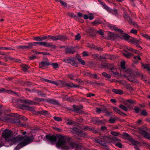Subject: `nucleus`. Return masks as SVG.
I'll return each mask as SVG.
<instances>
[{
    "label": "nucleus",
    "mask_w": 150,
    "mask_h": 150,
    "mask_svg": "<svg viewBox=\"0 0 150 150\" xmlns=\"http://www.w3.org/2000/svg\"><path fill=\"white\" fill-rule=\"evenodd\" d=\"M12 132L11 130L5 129L3 132L2 136L6 141L10 142L11 144H16L22 141L18 145L15 150L17 148H20L31 143L34 139L33 135L30 137L27 136L25 137L18 135L15 137H12Z\"/></svg>",
    "instance_id": "obj_1"
},
{
    "label": "nucleus",
    "mask_w": 150,
    "mask_h": 150,
    "mask_svg": "<svg viewBox=\"0 0 150 150\" xmlns=\"http://www.w3.org/2000/svg\"><path fill=\"white\" fill-rule=\"evenodd\" d=\"M59 138L57 142L56 146L58 148L61 147L64 150H68L69 149H73L78 147L79 145L73 142H67V140H70L71 138L69 137L59 135L57 137Z\"/></svg>",
    "instance_id": "obj_2"
},
{
    "label": "nucleus",
    "mask_w": 150,
    "mask_h": 150,
    "mask_svg": "<svg viewBox=\"0 0 150 150\" xmlns=\"http://www.w3.org/2000/svg\"><path fill=\"white\" fill-rule=\"evenodd\" d=\"M47 37V39H51L53 41H57L58 40H60L62 41H64L66 40H67V37L65 36L61 35H57L52 36L49 35L46 36Z\"/></svg>",
    "instance_id": "obj_3"
},
{
    "label": "nucleus",
    "mask_w": 150,
    "mask_h": 150,
    "mask_svg": "<svg viewBox=\"0 0 150 150\" xmlns=\"http://www.w3.org/2000/svg\"><path fill=\"white\" fill-rule=\"evenodd\" d=\"M126 72L127 74H129L134 76H138L142 80L145 81H146V80H145V76L141 74L139 72H138V71H133L129 69H128L126 71Z\"/></svg>",
    "instance_id": "obj_4"
},
{
    "label": "nucleus",
    "mask_w": 150,
    "mask_h": 150,
    "mask_svg": "<svg viewBox=\"0 0 150 150\" xmlns=\"http://www.w3.org/2000/svg\"><path fill=\"white\" fill-rule=\"evenodd\" d=\"M28 46H47L48 47H52L50 43L47 44V42H31L28 43Z\"/></svg>",
    "instance_id": "obj_5"
},
{
    "label": "nucleus",
    "mask_w": 150,
    "mask_h": 150,
    "mask_svg": "<svg viewBox=\"0 0 150 150\" xmlns=\"http://www.w3.org/2000/svg\"><path fill=\"white\" fill-rule=\"evenodd\" d=\"M123 17L125 19V20L127 21L130 25H133L135 26L137 25V23L132 20L127 13L125 12L124 13Z\"/></svg>",
    "instance_id": "obj_6"
},
{
    "label": "nucleus",
    "mask_w": 150,
    "mask_h": 150,
    "mask_svg": "<svg viewBox=\"0 0 150 150\" xmlns=\"http://www.w3.org/2000/svg\"><path fill=\"white\" fill-rule=\"evenodd\" d=\"M106 68L110 69L114 76H115L116 75L119 76V73L117 71L116 69L112 64L108 63L106 64Z\"/></svg>",
    "instance_id": "obj_7"
},
{
    "label": "nucleus",
    "mask_w": 150,
    "mask_h": 150,
    "mask_svg": "<svg viewBox=\"0 0 150 150\" xmlns=\"http://www.w3.org/2000/svg\"><path fill=\"white\" fill-rule=\"evenodd\" d=\"M129 42L134 44L137 47H141L140 44H142V42L141 39H137L133 37H131L129 39Z\"/></svg>",
    "instance_id": "obj_8"
},
{
    "label": "nucleus",
    "mask_w": 150,
    "mask_h": 150,
    "mask_svg": "<svg viewBox=\"0 0 150 150\" xmlns=\"http://www.w3.org/2000/svg\"><path fill=\"white\" fill-rule=\"evenodd\" d=\"M108 141H105L103 139H95V141L102 146H103L104 148L106 150H109V149L108 147V146L106 145V143L107 142H108Z\"/></svg>",
    "instance_id": "obj_9"
},
{
    "label": "nucleus",
    "mask_w": 150,
    "mask_h": 150,
    "mask_svg": "<svg viewBox=\"0 0 150 150\" xmlns=\"http://www.w3.org/2000/svg\"><path fill=\"white\" fill-rule=\"evenodd\" d=\"M75 60V58L74 57L69 58L68 59H64L63 60V61L66 63H69L72 65L76 67L78 66V64L76 63Z\"/></svg>",
    "instance_id": "obj_10"
},
{
    "label": "nucleus",
    "mask_w": 150,
    "mask_h": 150,
    "mask_svg": "<svg viewBox=\"0 0 150 150\" xmlns=\"http://www.w3.org/2000/svg\"><path fill=\"white\" fill-rule=\"evenodd\" d=\"M45 137L46 139L49 141L51 143L55 142L57 140L56 137L54 135H47Z\"/></svg>",
    "instance_id": "obj_11"
},
{
    "label": "nucleus",
    "mask_w": 150,
    "mask_h": 150,
    "mask_svg": "<svg viewBox=\"0 0 150 150\" xmlns=\"http://www.w3.org/2000/svg\"><path fill=\"white\" fill-rule=\"evenodd\" d=\"M108 39L112 40L119 37L118 35L114 34L110 32L108 33Z\"/></svg>",
    "instance_id": "obj_12"
},
{
    "label": "nucleus",
    "mask_w": 150,
    "mask_h": 150,
    "mask_svg": "<svg viewBox=\"0 0 150 150\" xmlns=\"http://www.w3.org/2000/svg\"><path fill=\"white\" fill-rule=\"evenodd\" d=\"M73 109L74 111L76 112L81 113L80 110L83 108V106L81 105H79L78 106L74 105L73 106Z\"/></svg>",
    "instance_id": "obj_13"
},
{
    "label": "nucleus",
    "mask_w": 150,
    "mask_h": 150,
    "mask_svg": "<svg viewBox=\"0 0 150 150\" xmlns=\"http://www.w3.org/2000/svg\"><path fill=\"white\" fill-rule=\"evenodd\" d=\"M123 35H120L119 36V37L120 38L124 39L125 40L129 42V39L132 37H130L129 35L126 33L123 34Z\"/></svg>",
    "instance_id": "obj_14"
},
{
    "label": "nucleus",
    "mask_w": 150,
    "mask_h": 150,
    "mask_svg": "<svg viewBox=\"0 0 150 150\" xmlns=\"http://www.w3.org/2000/svg\"><path fill=\"white\" fill-rule=\"evenodd\" d=\"M76 52L74 47H67L65 49L66 53L73 54Z\"/></svg>",
    "instance_id": "obj_15"
},
{
    "label": "nucleus",
    "mask_w": 150,
    "mask_h": 150,
    "mask_svg": "<svg viewBox=\"0 0 150 150\" xmlns=\"http://www.w3.org/2000/svg\"><path fill=\"white\" fill-rule=\"evenodd\" d=\"M46 101L48 103L53 105H59L60 104L58 101L53 99H51L49 100L47 99Z\"/></svg>",
    "instance_id": "obj_16"
},
{
    "label": "nucleus",
    "mask_w": 150,
    "mask_h": 150,
    "mask_svg": "<svg viewBox=\"0 0 150 150\" xmlns=\"http://www.w3.org/2000/svg\"><path fill=\"white\" fill-rule=\"evenodd\" d=\"M46 36L43 37L37 36L34 37L33 39L36 41H42L43 40L47 39Z\"/></svg>",
    "instance_id": "obj_17"
},
{
    "label": "nucleus",
    "mask_w": 150,
    "mask_h": 150,
    "mask_svg": "<svg viewBox=\"0 0 150 150\" xmlns=\"http://www.w3.org/2000/svg\"><path fill=\"white\" fill-rule=\"evenodd\" d=\"M48 59H47L45 61L44 60L41 62L39 64L40 68H42L43 67L45 66L49 65H50L49 62H47Z\"/></svg>",
    "instance_id": "obj_18"
},
{
    "label": "nucleus",
    "mask_w": 150,
    "mask_h": 150,
    "mask_svg": "<svg viewBox=\"0 0 150 150\" xmlns=\"http://www.w3.org/2000/svg\"><path fill=\"white\" fill-rule=\"evenodd\" d=\"M125 139H127L128 140H131L132 139V137L129 135V134L126 133L124 132L123 134L121 137Z\"/></svg>",
    "instance_id": "obj_19"
},
{
    "label": "nucleus",
    "mask_w": 150,
    "mask_h": 150,
    "mask_svg": "<svg viewBox=\"0 0 150 150\" xmlns=\"http://www.w3.org/2000/svg\"><path fill=\"white\" fill-rule=\"evenodd\" d=\"M68 15L70 17L74 18L77 21H80V18L78 17L76 15H75L73 13H68Z\"/></svg>",
    "instance_id": "obj_20"
},
{
    "label": "nucleus",
    "mask_w": 150,
    "mask_h": 150,
    "mask_svg": "<svg viewBox=\"0 0 150 150\" xmlns=\"http://www.w3.org/2000/svg\"><path fill=\"white\" fill-rule=\"evenodd\" d=\"M112 91L116 94H118L120 95L123 94V91L120 89H113L112 90Z\"/></svg>",
    "instance_id": "obj_21"
},
{
    "label": "nucleus",
    "mask_w": 150,
    "mask_h": 150,
    "mask_svg": "<svg viewBox=\"0 0 150 150\" xmlns=\"http://www.w3.org/2000/svg\"><path fill=\"white\" fill-rule=\"evenodd\" d=\"M112 28L113 30H115L117 32H118V33H120V34H123L124 32L120 28H117L115 26H113L111 27Z\"/></svg>",
    "instance_id": "obj_22"
},
{
    "label": "nucleus",
    "mask_w": 150,
    "mask_h": 150,
    "mask_svg": "<svg viewBox=\"0 0 150 150\" xmlns=\"http://www.w3.org/2000/svg\"><path fill=\"white\" fill-rule=\"evenodd\" d=\"M122 54L124 56L127 58H130L132 55V54L128 52L127 51L123 52Z\"/></svg>",
    "instance_id": "obj_23"
},
{
    "label": "nucleus",
    "mask_w": 150,
    "mask_h": 150,
    "mask_svg": "<svg viewBox=\"0 0 150 150\" xmlns=\"http://www.w3.org/2000/svg\"><path fill=\"white\" fill-rule=\"evenodd\" d=\"M79 127H73L72 128V130H73V132L75 134H78L79 132H80V130H81L80 129Z\"/></svg>",
    "instance_id": "obj_24"
},
{
    "label": "nucleus",
    "mask_w": 150,
    "mask_h": 150,
    "mask_svg": "<svg viewBox=\"0 0 150 150\" xmlns=\"http://www.w3.org/2000/svg\"><path fill=\"white\" fill-rule=\"evenodd\" d=\"M18 106L21 109L23 110H27L28 106L24 104H18Z\"/></svg>",
    "instance_id": "obj_25"
},
{
    "label": "nucleus",
    "mask_w": 150,
    "mask_h": 150,
    "mask_svg": "<svg viewBox=\"0 0 150 150\" xmlns=\"http://www.w3.org/2000/svg\"><path fill=\"white\" fill-rule=\"evenodd\" d=\"M100 139H103L105 141H108L110 139V138L107 136H103L101 134L99 136Z\"/></svg>",
    "instance_id": "obj_26"
},
{
    "label": "nucleus",
    "mask_w": 150,
    "mask_h": 150,
    "mask_svg": "<svg viewBox=\"0 0 150 150\" xmlns=\"http://www.w3.org/2000/svg\"><path fill=\"white\" fill-rule=\"evenodd\" d=\"M24 103L25 104H30L31 105L35 104V103L33 101H32L30 100H29L28 99H25L24 101Z\"/></svg>",
    "instance_id": "obj_27"
},
{
    "label": "nucleus",
    "mask_w": 150,
    "mask_h": 150,
    "mask_svg": "<svg viewBox=\"0 0 150 150\" xmlns=\"http://www.w3.org/2000/svg\"><path fill=\"white\" fill-rule=\"evenodd\" d=\"M92 121L94 124H97L98 125H100L102 122V120H98L97 119H93Z\"/></svg>",
    "instance_id": "obj_28"
},
{
    "label": "nucleus",
    "mask_w": 150,
    "mask_h": 150,
    "mask_svg": "<svg viewBox=\"0 0 150 150\" xmlns=\"http://www.w3.org/2000/svg\"><path fill=\"white\" fill-rule=\"evenodd\" d=\"M23 68V70L24 71H26L30 67L28 65L23 64L21 66Z\"/></svg>",
    "instance_id": "obj_29"
},
{
    "label": "nucleus",
    "mask_w": 150,
    "mask_h": 150,
    "mask_svg": "<svg viewBox=\"0 0 150 150\" xmlns=\"http://www.w3.org/2000/svg\"><path fill=\"white\" fill-rule=\"evenodd\" d=\"M48 113V111L46 110H42L38 111L37 112V114L47 115Z\"/></svg>",
    "instance_id": "obj_30"
},
{
    "label": "nucleus",
    "mask_w": 150,
    "mask_h": 150,
    "mask_svg": "<svg viewBox=\"0 0 150 150\" xmlns=\"http://www.w3.org/2000/svg\"><path fill=\"white\" fill-rule=\"evenodd\" d=\"M111 134L114 136H118L119 137H121L122 134H120L119 133L116 132H111Z\"/></svg>",
    "instance_id": "obj_31"
},
{
    "label": "nucleus",
    "mask_w": 150,
    "mask_h": 150,
    "mask_svg": "<svg viewBox=\"0 0 150 150\" xmlns=\"http://www.w3.org/2000/svg\"><path fill=\"white\" fill-rule=\"evenodd\" d=\"M119 107L120 109H122L125 111H127L128 110V108L122 104H120L119 105Z\"/></svg>",
    "instance_id": "obj_32"
},
{
    "label": "nucleus",
    "mask_w": 150,
    "mask_h": 150,
    "mask_svg": "<svg viewBox=\"0 0 150 150\" xmlns=\"http://www.w3.org/2000/svg\"><path fill=\"white\" fill-rule=\"evenodd\" d=\"M2 59H4L6 62H7L8 59H10L11 61H13L14 59V58L10 57H4Z\"/></svg>",
    "instance_id": "obj_33"
},
{
    "label": "nucleus",
    "mask_w": 150,
    "mask_h": 150,
    "mask_svg": "<svg viewBox=\"0 0 150 150\" xmlns=\"http://www.w3.org/2000/svg\"><path fill=\"white\" fill-rule=\"evenodd\" d=\"M125 88L129 90L130 91H133V88L131 87V85L130 84H127L125 86Z\"/></svg>",
    "instance_id": "obj_34"
},
{
    "label": "nucleus",
    "mask_w": 150,
    "mask_h": 150,
    "mask_svg": "<svg viewBox=\"0 0 150 150\" xmlns=\"http://www.w3.org/2000/svg\"><path fill=\"white\" fill-rule=\"evenodd\" d=\"M79 136L81 137H85L86 136V134L85 133H83L81 132V130H80V132H79L77 134Z\"/></svg>",
    "instance_id": "obj_35"
},
{
    "label": "nucleus",
    "mask_w": 150,
    "mask_h": 150,
    "mask_svg": "<svg viewBox=\"0 0 150 150\" xmlns=\"http://www.w3.org/2000/svg\"><path fill=\"white\" fill-rule=\"evenodd\" d=\"M142 66L145 68L147 69L148 71L150 70V66L148 64H143Z\"/></svg>",
    "instance_id": "obj_36"
},
{
    "label": "nucleus",
    "mask_w": 150,
    "mask_h": 150,
    "mask_svg": "<svg viewBox=\"0 0 150 150\" xmlns=\"http://www.w3.org/2000/svg\"><path fill=\"white\" fill-rule=\"evenodd\" d=\"M117 118H111L109 120V122L111 123H115L117 120Z\"/></svg>",
    "instance_id": "obj_37"
},
{
    "label": "nucleus",
    "mask_w": 150,
    "mask_h": 150,
    "mask_svg": "<svg viewBox=\"0 0 150 150\" xmlns=\"http://www.w3.org/2000/svg\"><path fill=\"white\" fill-rule=\"evenodd\" d=\"M37 93L39 95L42 96L43 97H45L46 96V94L45 93H42L41 91L37 90Z\"/></svg>",
    "instance_id": "obj_38"
},
{
    "label": "nucleus",
    "mask_w": 150,
    "mask_h": 150,
    "mask_svg": "<svg viewBox=\"0 0 150 150\" xmlns=\"http://www.w3.org/2000/svg\"><path fill=\"white\" fill-rule=\"evenodd\" d=\"M102 74L104 77L108 79H110L111 77V76L110 75L107 74L105 72L102 73Z\"/></svg>",
    "instance_id": "obj_39"
},
{
    "label": "nucleus",
    "mask_w": 150,
    "mask_h": 150,
    "mask_svg": "<svg viewBox=\"0 0 150 150\" xmlns=\"http://www.w3.org/2000/svg\"><path fill=\"white\" fill-rule=\"evenodd\" d=\"M113 109L117 113L119 114L121 111L116 107H113Z\"/></svg>",
    "instance_id": "obj_40"
},
{
    "label": "nucleus",
    "mask_w": 150,
    "mask_h": 150,
    "mask_svg": "<svg viewBox=\"0 0 150 150\" xmlns=\"http://www.w3.org/2000/svg\"><path fill=\"white\" fill-rule=\"evenodd\" d=\"M110 11L112 14L113 15H116L117 14V10L116 9L114 10L111 9Z\"/></svg>",
    "instance_id": "obj_41"
},
{
    "label": "nucleus",
    "mask_w": 150,
    "mask_h": 150,
    "mask_svg": "<svg viewBox=\"0 0 150 150\" xmlns=\"http://www.w3.org/2000/svg\"><path fill=\"white\" fill-rule=\"evenodd\" d=\"M112 140L114 141H120L121 140L118 138L117 137H113L111 138H110L109 140Z\"/></svg>",
    "instance_id": "obj_42"
},
{
    "label": "nucleus",
    "mask_w": 150,
    "mask_h": 150,
    "mask_svg": "<svg viewBox=\"0 0 150 150\" xmlns=\"http://www.w3.org/2000/svg\"><path fill=\"white\" fill-rule=\"evenodd\" d=\"M101 4L104 7L105 9L107 11H110V10L111 9L108 7L104 3H101Z\"/></svg>",
    "instance_id": "obj_43"
},
{
    "label": "nucleus",
    "mask_w": 150,
    "mask_h": 150,
    "mask_svg": "<svg viewBox=\"0 0 150 150\" xmlns=\"http://www.w3.org/2000/svg\"><path fill=\"white\" fill-rule=\"evenodd\" d=\"M101 22L98 20H95L92 22V24L95 26H96L98 24H101Z\"/></svg>",
    "instance_id": "obj_44"
},
{
    "label": "nucleus",
    "mask_w": 150,
    "mask_h": 150,
    "mask_svg": "<svg viewBox=\"0 0 150 150\" xmlns=\"http://www.w3.org/2000/svg\"><path fill=\"white\" fill-rule=\"evenodd\" d=\"M27 110L33 112L35 111V110L34 108L28 106Z\"/></svg>",
    "instance_id": "obj_45"
},
{
    "label": "nucleus",
    "mask_w": 150,
    "mask_h": 150,
    "mask_svg": "<svg viewBox=\"0 0 150 150\" xmlns=\"http://www.w3.org/2000/svg\"><path fill=\"white\" fill-rule=\"evenodd\" d=\"M139 132L143 135L146 132L144 130H143L142 128H139L138 129Z\"/></svg>",
    "instance_id": "obj_46"
},
{
    "label": "nucleus",
    "mask_w": 150,
    "mask_h": 150,
    "mask_svg": "<svg viewBox=\"0 0 150 150\" xmlns=\"http://www.w3.org/2000/svg\"><path fill=\"white\" fill-rule=\"evenodd\" d=\"M92 57L96 60L99 59V54H94L92 55Z\"/></svg>",
    "instance_id": "obj_47"
},
{
    "label": "nucleus",
    "mask_w": 150,
    "mask_h": 150,
    "mask_svg": "<svg viewBox=\"0 0 150 150\" xmlns=\"http://www.w3.org/2000/svg\"><path fill=\"white\" fill-rule=\"evenodd\" d=\"M141 35L145 38L147 40H149V37H150V36L144 33H142L141 34Z\"/></svg>",
    "instance_id": "obj_48"
},
{
    "label": "nucleus",
    "mask_w": 150,
    "mask_h": 150,
    "mask_svg": "<svg viewBox=\"0 0 150 150\" xmlns=\"http://www.w3.org/2000/svg\"><path fill=\"white\" fill-rule=\"evenodd\" d=\"M81 38V36L78 33L75 35V39L76 40H79Z\"/></svg>",
    "instance_id": "obj_49"
},
{
    "label": "nucleus",
    "mask_w": 150,
    "mask_h": 150,
    "mask_svg": "<svg viewBox=\"0 0 150 150\" xmlns=\"http://www.w3.org/2000/svg\"><path fill=\"white\" fill-rule=\"evenodd\" d=\"M0 50H14L15 49L13 48H12L11 47H1Z\"/></svg>",
    "instance_id": "obj_50"
},
{
    "label": "nucleus",
    "mask_w": 150,
    "mask_h": 150,
    "mask_svg": "<svg viewBox=\"0 0 150 150\" xmlns=\"http://www.w3.org/2000/svg\"><path fill=\"white\" fill-rule=\"evenodd\" d=\"M53 119L56 121H62V119L61 117H53Z\"/></svg>",
    "instance_id": "obj_51"
},
{
    "label": "nucleus",
    "mask_w": 150,
    "mask_h": 150,
    "mask_svg": "<svg viewBox=\"0 0 150 150\" xmlns=\"http://www.w3.org/2000/svg\"><path fill=\"white\" fill-rule=\"evenodd\" d=\"M130 33L135 35H136L137 33V31L136 29H132L130 31Z\"/></svg>",
    "instance_id": "obj_52"
},
{
    "label": "nucleus",
    "mask_w": 150,
    "mask_h": 150,
    "mask_svg": "<svg viewBox=\"0 0 150 150\" xmlns=\"http://www.w3.org/2000/svg\"><path fill=\"white\" fill-rule=\"evenodd\" d=\"M125 62L124 61L121 62L120 65L122 69H125Z\"/></svg>",
    "instance_id": "obj_53"
},
{
    "label": "nucleus",
    "mask_w": 150,
    "mask_h": 150,
    "mask_svg": "<svg viewBox=\"0 0 150 150\" xmlns=\"http://www.w3.org/2000/svg\"><path fill=\"white\" fill-rule=\"evenodd\" d=\"M12 121V122L16 123H19L20 122V121L19 119H13Z\"/></svg>",
    "instance_id": "obj_54"
},
{
    "label": "nucleus",
    "mask_w": 150,
    "mask_h": 150,
    "mask_svg": "<svg viewBox=\"0 0 150 150\" xmlns=\"http://www.w3.org/2000/svg\"><path fill=\"white\" fill-rule=\"evenodd\" d=\"M50 65H52L53 67L54 68H57L58 67V64L57 63H54L50 64Z\"/></svg>",
    "instance_id": "obj_55"
},
{
    "label": "nucleus",
    "mask_w": 150,
    "mask_h": 150,
    "mask_svg": "<svg viewBox=\"0 0 150 150\" xmlns=\"http://www.w3.org/2000/svg\"><path fill=\"white\" fill-rule=\"evenodd\" d=\"M83 74L86 76H91V74L89 72L87 71H83Z\"/></svg>",
    "instance_id": "obj_56"
},
{
    "label": "nucleus",
    "mask_w": 150,
    "mask_h": 150,
    "mask_svg": "<svg viewBox=\"0 0 150 150\" xmlns=\"http://www.w3.org/2000/svg\"><path fill=\"white\" fill-rule=\"evenodd\" d=\"M68 77L69 78L71 79L74 80V78L76 77V76L71 74H69L67 75Z\"/></svg>",
    "instance_id": "obj_57"
},
{
    "label": "nucleus",
    "mask_w": 150,
    "mask_h": 150,
    "mask_svg": "<svg viewBox=\"0 0 150 150\" xmlns=\"http://www.w3.org/2000/svg\"><path fill=\"white\" fill-rule=\"evenodd\" d=\"M59 2L64 7H66L67 6V4L66 3L63 2L62 1L60 0Z\"/></svg>",
    "instance_id": "obj_58"
},
{
    "label": "nucleus",
    "mask_w": 150,
    "mask_h": 150,
    "mask_svg": "<svg viewBox=\"0 0 150 150\" xmlns=\"http://www.w3.org/2000/svg\"><path fill=\"white\" fill-rule=\"evenodd\" d=\"M144 137L146 138L147 139L150 136L149 133L146 132L143 135Z\"/></svg>",
    "instance_id": "obj_59"
},
{
    "label": "nucleus",
    "mask_w": 150,
    "mask_h": 150,
    "mask_svg": "<svg viewBox=\"0 0 150 150\" xmlns=\"http://www.w3.org/2000/svg\"><path fill=\"white\" fill-rule=\"evenodd\" d=\"M128 50L132 51L133 52H134L135 53H137V51L135 49H133L132 47H128L127 48Z\"/></svg>",
    "instance_id": "obj_60"
},
{
    "label": "nucleus",
    "mask_w": 150,
    "mask_h": 150,
    "mask_svg": "<svg viewBox=\"0 0 150 150\" xmlns=\"http://www.w3.org/2000/svg\"><path fill=\"white\" fill-rule=\"evenodd\" d=\"M77 59L82 64L84 65L85 64V62L81 59L78 58Z\"/></svg>",
    "instance_id": "obj_61"
},
{
    "label": "nucleus",
    "mask_w": 150,
    "mask_h": 150,
    "mask_svg": "<svg viewBox=\"0 0 150 150\" xmlns=\"http://www.w3.org/2000/svg\"><path fill=\"white\" fill-rule=\"evenodd\" d=\"M35 100H38V102H40L44 100V99L42 98H40L38 97H35L34 98Z\"/></svg>",
    "instance_id": "obj_62"
},
{
    "label": "nucleus",
    "mask_w": 150,
    "mask_h": 150,
    "mask_svg": "<svg viewBox=\"0 0 150 150\" xmlns=\"http://www.w3.org/2000/svg\"><path fill=\"white\" fill-rule=\"evenodd\" d=\"M141 114L145 116L147 115V113L146 111V110H144L142 111L141 112Z\"/></svg>",
    "instance_id": "obj_63"
},
{
    "label": "nucleus",
    "mask_w": 150,
    "mask_h": 150,
    "mask_svg": "<svg viewBox=\"0 0 150 150\" xmlns=\"http://www.w3.org/2000/svg\"><path fill=\"white\" fill-rule=\"evenodd\" d=\"M94 18V16L92 13H91L89 14L88 16V18L90 20H92Z\"/></svg>",
    "instance_id": "obj_64"
}]
</instances>
